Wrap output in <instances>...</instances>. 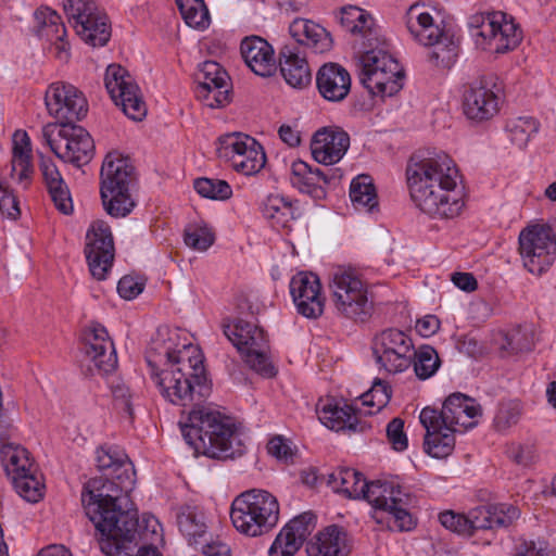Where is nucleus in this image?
Masks as SVG:
<instances>
[{"instance_id":"1","label":"nucleus","mask_w":556,"mask_h":556,"mask_svg":"<svg viewBox=\"0 0 556 556\" xmlns=\"http://www.w3.org/2000/svg\"><path fill=\"white\" fill-rule=\"evenodd\" d=\"M406 178L412 201L421 212L441 218H453L462 212L460 175L447 154H413L406 167Z\"/></svg>"},{"instance_id":"2","label":"nucleus","mask_w":556,"mask_h":556,"mask_svg":"<svg viewBox=\"0 0 556 556\" xmlns=\"http://www.w3.org/2000/svg\"><path fill=\"white\" fill-rule=\"evenodd\" d=\"M179 334L168 331L163 345L154 348L165 358L166 368L155 375V382L164 399L175 405H202L210 395L203 357L191 343H176ZM157 344V342H155Z\"/></svg>"},{"instance_id":"3","label":"nucleus","mask_w":556,"mask_h":556,"mask_svg":"<svg viewBox=\"0 0 556 556\" xmlns=\"http://www.w3.org/2000/svg\"><path fill=\"white\" fill-rule=\"evenodd\" d=\"M100 482L94 481L90 486L101 491L96 496H106L115 501L116 509L102 510L101 505L94 502L88 504V518L99 532L98 543L100 549L108 556H162L156 547L144 545L134 552L141 536L137 513L129 508V500L122 494L121 489L111 484L99 489ZM103 488V484H101Z\"/></svg>"},{"instance_id":"4","label":"nucleus","mask_w":556,"mask_h":556,"mask_svg":"<svg viewBox=\"0 0 556 556\" xmlns=\"http://www.w3.org/2000/svg\"><path fill=\"white\" fill-rule=\"evenodd\" d=\"M181 432L186 442L202 454L214 459L241 456L245 445L236 421L212 405H197L188 413Z\"/></svg>"},{"instance_id":"5","label":"nucleus","mask_w":556,"mask_h":556,"mask_svg":"<svg viewBox=\"0 0 556 556\" xmlns=\"http://www.w3.org/2000/svg\"><path fill=\"white\" fill-rule=\"evenodd\" d=\"M97 466L103 472V476L90 479L84 486L81 493V502L88 516V504L94 502L100 504L102 510L116 509L115 501H111L106 496H93L101 491H94L90 484L94 481L100 482L104 486L111 484L116 489H121L122 494L129 500V506L131 505L128 491L134 484L135 470L128 456L119 446L116 445H103L97 450ZM102 489L101 485H98Z\"/></svg>"},{"instance_id":"6","label":"nucleus","mask_w":556,"mask_h":556,"mask_svg":"<svg viewBox=\"0 0 556 556\" xmlns=\"http://www.w3.org/2000/svg\"><path fill=\"white\" fill-rule=\"evenodd\" d=\"M230 519L240 533L261 536L271 531L279 520L278 501L265 490L244 491L232 501Z\"/></svg>"},{"instance_id":"7","label":"nucleus","mask_w":556,"mask_h":556,"mask_svg":"<svg viewBox=\"0 0 556 556\" xmlns=\"http://www.w3.org/2000/svg\"><path fill=\"white\" fill-rule=\"evenodd\" d=\"M100 195L105 212L115 218L126 217L136 203L130 194L134 167L117 152L104 157L100 172Z\"/></svg>"},{"instance_id":"8","label":"nucleus","mask_w":556,"mask_h":556,"mask_svg":"<svg viewBox=\"0 0 556 556\" xmlns=\"http://www.w3.org/2000/svg\"><path fill=\"white\" fill-rule=\"evenodd\" d=\"M358 76L362 85L372 94L392 97L403 87V68L384 48L370 49L362 54Z\"/></svg>"},{"instance_id":"9","label":"nucleus","mask_w":556,"mask_h":556,"mask_svg":"<svg viewBox=\"0 0 556 556\" xmlns=\"http://www.w3.org/2000/svg\"><path fill=\"white\" fill-rule=\"evenodd\" d=\"M329 288L337 313L355 321H364L372 311L366 283L353 270L339 268L331 277Z\"/></svg>"},{"instance_id":"10","label":"nucleus","mask_w":556,"mask_h":556,"mask_svg":"<svg viewBox=\"0 0 556 556\" xmlns=\"http://www.w3.org/2000/svg\"><path fill=\"white\" fill-rule=\"evenodd\" d=\"M223 329L224 334L241 353L251 369L266 377L276 374L267 355L268 342L261 327L239 318L232 324H225Z\"/></svg>"},{"instance_id":"11","label":"nucleus","mask_w":556,"mask_h":556,"mask_svg":"<svg viewBox=\"0 0 556 556\" xmlns=\"http://www.w3.org/2000/svg\"><path fill=\"white\" fill-rule=\"evenodd\" d=\"M519 254L523 267L532 275L542 276L556 260V238L551 226L535 224L519 233Z\"/></svg>"},{"instance_id":"12","label":"nucleus","mask_w":556,"mask_h":556,"mask_svg":"<svg viewBox=\"0 0 556 556\" xmlns=\"http://www.w3.org/2000/svg\"><path fill=\"white\" fill-rule=\"evenodd\" d=\"M63 10L81 40L92 47L106 45L111 37L109 20L93 0H63Z\"/></svg>"},{"instance_id":"13","label":"nucleus","mask_w":556,"mask_h":556,"mask_svg":"<svg viewBox=\"0 0 556 556\" xmlns=\"http://www.w3.org/2000/svg\"><path fill=\"white\" fill-rule=\"evenodd\" d=\"M55 128L56 126L47 125L42 129V137L58 157L77 167L91 161L94 143L85 128L74 123L61 124L58 130L59 139H53Z\"/></svg>"},{"instance_id":"14","label":"nucleus","mask_w":556,"mask_h":556,"mask_svg":"<svg viewBox=\"0 0 556 556\" xmlns=\"http://www.w3.org/2000/svg\"><path fill=\"white\" fill-rule=\"evenodd\" d=\"M472 37L478 49L492 53H505L518 47L522 30L506 13L497 11L482 16L473 28Z\"/></svg>"},{"instance_id":"15","label":"nucleus","mask_w":556,"mask_h":556,"mask_svg":"<svg viewBox=\"0 0 556 556\" xmlns=\"http://www.w3.org/2000/svg\"><path fill=\"white\" fill-rule=\"evenodd\" d=\"M364 500L374 508L389 514L388 523L392 529L409 531L414 528L413 517L407 510L410 497L393 481L369 482Z\"/></svg>"},{"instance_id":"16","label":"nucleus","mask_w":556,"mask_h":556,"mask_svg":"<svg viewBox=\"0 0 556 556\" xmlns=\"http://www.w3.org/2000/svg\"><path fill=\"white\" fill-rule=\"evenodd\" d=\"M481 406L471 397L463 393H453L447 396L441 410L427 406L419 415L420 424L432 425L440 422L456 432H465L478 425L481 416Z\"/></svg>"},{"instance_id":"17","label":"nucleus","mask_w":556,"mask_h":556,"mask_svg":"<svg viewBox=\"0 0 556 556\" xmlns=\"http://www.w3.org/2000/svg\"><path fill=\"white\" fill-rule=\"evenodd\" d=\"M216 152L219 159L243 175L258 173L266 164L263 147L252 137L243 134H228L218 139Z\"/></svg>"},{"instance_id":"18","label":"nucleus","mask_w":556,"mask_h":556,"mask_svg":"<svg viewBox=\"0 0 556 556\" xmlns=\"http://www.w3.org/2000/svg\"><path fill=\"white\" fill-rule=\"evenodd\" d=\"M104 85L111 99L126 116L134 121H142L147 115V106L138 85L126 68L118 64L109 65Z\"/></svg>"},{"instance_id":"19","label":"nucleus","mask_w":556,"mask_h":556,"mask_svg":"<svg viewBox=\"0 0 556 556\" xmlns=\"http://www.w3.org/2000/svg\"><path fill=\"white\" fill-rule=\"evenodd\" d=\"M372 350L376 362L388 372H402L412 364L414 345L401 330L382 331L376 337Z\"/></svg>"},{"instance_id":"20","label":"nucleus","mask_w":556,"mask_h":556,"mask_svg":"<svg viewBox=\"0 0 556 556\" xmlns=\"http://www.w3.org/2000/svg\"><path fill=\"white\" fill-rule=\"evenodd\" d=\"M45 101L49 114L59 121L60 125L79 121L88 111L84 93L75 86L63 81L49 86Z\"/></svg>"},{"instance_id":"21","label":"nucleus","mask_w":556,"mask_h":556,"mask_svg":"<svg viewBox=\"0 0 556 556\" xmlns=\"http://www.w3.org/2000/svg\"><path fill=\"white\" fill-rule=\"evenodd\" d=\"M85 254L93 278H106L114 260V241L110 226L104 220H96L86 235Z\"/></svg>"},{"instance_id":"22","label":"nucleus","mask_w":556,"mask_h":556,"mask_svg":"<svg viewBox=\"0 0 556 556\" xmlns=\"http://www.w3.org/2000/svg\"><path fill=\"white\" fill-rule=\"evenodd\" d=\"M500 88L492 77L472 81L464 92V114L473 122L493 118L500 111Z\"/></svg>"},{"instance_id":"23","label":"nucleus","mask_w":556,"mask_h":556,"mask_svg":"<svg viewBox=\"0 0 556 556\" xmlns=\"http://www.w3.org/2000/svg\"><path fill=\"white\" fill-rule=\"evenodd\" d=\"M195 93L211 109L223 108L229 103V76L214 61L203 62L195 73Z\"/></svg>"},{"instance_id":"24","label":"nucleus","mask_w":556,"mask_h":556,"mask_svg":"<svg viewBox=\"0 0 556 556\" xmlns=\"http://www.w3.org/2000/svg\"><path fill=\"white\" fill-rule=\"evenodd\" d=\"M316 527V517L305 511L290 520L276 536L269 556H293Z\"/></svg>"},{"instance_id":"25","label":"nucleus","mask_w":556,"mask_h":556,"mask_svg":"<svg viewBox=\"0 0 556 556\" xmlns=\"http://www.w3.org/2000/svg\"><path fill=\"white\" fill-rule=\"evenodd\" d=\"M85 354L100 374L115 370L117 355L106 329L100 324H92L85 336Z\"/></svg>"},{"instance_id":"26","label":"nucleus","mask_w":556,"mask_h":556,"mask_svg":"<svg viewBox=\"0 0 556 556\" xmlns=\"http://www.w3.org/2000/svg\"><path fill=\"white\" fill-rule=\"evenodd\" d=\"M350 147L348 132L341 129L323 128L315 132L311 142L314 160L324 165L339 162Z\"/></svg>"},{"instance_id":"27","label":"nucleus","mask_w":556,"mask_h":556,"mask_svg":"<svg viewBox=\"0 0 556 556\" xmlns=\"http://www.w3.org/2000/svg\"><path fill=\"white\" fill-rule=\"evenodd\" d=\"M291 185L302 193H307L314 199H324L326 191L321 184L328 185L336 178L339 169H333L330 176L319 168L313 169L306 162L296 160L291 164Z\"/></svg>"},{"instance_id":"28","label":"nucleus","mask_w":556,"mask_h":556,"mask_svg":"<svg viewBox=\"0 0 556 556\" xmlns=\"http://www.w3.org/2000/svg\"><path fill=\"white\" fill-rule=\"evenodd\" d=\"M316 85L320 96L330 102H340L351 89L350 73L337 63L324 64L316 75Z\"/></svg>"},{"instance_id":"29","label":"nucleus","mask_w":556,"mask_h":556,"mask_svg":"<svg viewBox=\"0 0 556 556\" xmlns=\"http://www.w3.org/2000/svg\"><path fill=\"white\" fill-rule=\"evenodd\" d=\"M245 64L256 75L268 77L276 71V61L271 46L258 36L247 37L240 46Z\"/></svg>"},{"instance_id":"30","label":"nucleus","mask_w":556,"mask_h":556,"mask_svg":"<svg viewBox=\"0 0 556 556\" xmlns=\"http://www.w3.org/2000/svg\"><path fill=\"white\" fill-rule=\"evenodd\" d=\"M279 68L286 83L292 88L303 89L312 83L307 60L293 46H283L279 53Z\"/></svg>"},{"instance_id":"31","label":"nucleus","mask_w":556,"mask_h":556,"mask_svg":"<svg viewBox=\"0 0 556 556\" xmlns=\"http://www.w3.org/2000/svg\"><path fill=\"white\" fill-rule=\"evenodd\" d=\"M319 420L329 429L334 431L350 432L363 431L364 426L359 422L353 406L344 404L339 405L333 400L317 405Z\"/></svg>"},{"instance_id":"32","label":"nucleus","mask_w":556,"mask_h":556,"mask_svg":"<svg viewBox=\"0 0 556 556\" xmlns=\"http://www.w3.org/2000/svg\"><path fill=\"white\" fill-rule=\"evenodd\" d=\"M289 31L298 43L307 47L314 53H325L332 47L330 34L309 20L295 18L290 24Z\"/></svg>"},{"instance_id":"33","label":"nucleus","mask_w":556,"mask_h":556,"mask_svg":"<svg viewBox=\"0 0 556 556\" xmlns=\"http://www.w3.org/2000/svg\"><path fill=\"white\" fill-rule=\"evenodd\" d=\"M320 479L332 489L333 492L344 495L346 498H364L369 482L363 475L351 468H337L327 475H321Z\"/></svg>"},{"instance_id":"34","label":"nucleus","mask_w":556,"mask_h":556,"mask_svg":"<svg viewBox=\"0 0 556 556\" xmlns=\"http://www.w3.org/2000/svg\"><path fill=\"white\" fill-rule=\"evenodd\" d=\"M308 556H348L350 546L346 532L332 525L320 531L306 546Z\"/></svg>"},{"instance_id":"35","label":"nucleus","mask_w":556,"mask_h":556,"mask_svg":"<svg viewBox=\"0 0 556 556\" xmlns=\"http://www.w3.org/2000/svg\"><path fill=\"white\" fill-rule=\"evenodd\" d=\"M33 173L30 139L26 131L16 130L13 135L11 177L27 188Z\"/></svg>"},{"instance_id":"36","label":"nucleus","mask_w":556,"mask_h":556,"mask_svg":"<svg viewBox=\"0 0 556 556\" xmlns=\"http://www.w3.org/2000/svg\"><path fill=\"white\" fill-rule=\"evenodd\" d=\"M39 166L43 181L55 207L65 215L71 214L73 212L71 193L58 167L51 160L43 157Z\"/></svg>"},{"instance_id":"37","label":"nucleus","mask_w":556,"mask_h":556,"mask_svg":"<svg viewBox=\"0 0 556 556\" xmlns=\"http://www.w3.org/2000/svg\"><path fill=\"white\" fill-rule=\"evenodd\" d=\"M290 198L281 193H270L261 203V212L276 228H289L298 217V208Z\"/></svg>"},{"instance_id":"38","label":"nucleus","mask_w":556,"mask_h":556,"mask_svg":"<svg viewBox=\"0 0 556 556\" xmlns=\"http://www.w3.org/2000/svg\"><path fill=\"white\" fill-rule=\"evenodd\" d=\"M421 425L426 430L424 440L425 452L434 458H445L451 455L455 447L454 434L456 431L440 425V422Z\"/></svg>"},{"instance_id":"39","label":"nucleus","mask_w":556,"mask_h":556,"mask_svg":"<svg viewBox=\"0 0 556 556\" xmlns=\"http://www.w3.org/2000/svg\"><path fill=\"white\" fill-rule=\"evenodd\" d=\"M405 22L409 34L420 43L432 42L440 35L441 27L433 23L432 16L418 3L407 10Z\"/></svg>"},{"instance_id":"40","label":"nucleus","mask_w":556,"mask_h":556,"mask_svg":"<svg viewBox=\"0 0 556 556\" xmlns=\"http://www.w3.org/2000/svg\"><path fill=\"white\" fill-rule=\"evenodd\" d=\"M405 22L409 34L420 43L432 42L440 35L441 27L433 23L432 16L418 3L407 10Z\"/></svg>"},{"instance_id":"41","label":"nucleus","mask_w":556,"mask_h":556,"mask_svg":"<svg viewBox=\"0 0 556 556\" xmlns=\"http://www.w3.org/2000/svg\"><path fill=\"white\" fill-rule=\"evenodd\" d=\"M176 520L180 532L190 545L198 546L199 539L204 538L206 525L201 509L194 505H182L177 508Z\"/></svg>"},{"instance_id":"42","label":"nucleus","mask_w":556,"mask_h":556,"mask_svg":"<svg viewBox=\"0 0 556 556\" xmlns=\"http://www.w3.org/2000/svg\"><path fill=\"white\" fill-rule=\"evenodd\" d=\"M432 42L422 43L431 47L429 60L437 66L451 67L458 56V42L450 30L440 29V35L435 36Z\"/></svg>"},{"instance_id":"43","label":"nucleus","mask_w":556,"mask_h":556,"mask_svg":"<svg viewBox=\"0 0 556 556\" xmlns=\"http://www.w3.org/2000/svg\"><path fill=\"white\" fill-rule=\"evenodd\" d=\"M1 462L10 479L28 472L34 464L29 457L28 451L20 444L8 443L0 448Z\"/></svg>"},{"instance_id":"44","label":"nucleus","mask_w":556,"mask_h":556,"mask_svg":"<svg viewBox=\"0 0 556 556\" xmlns=\"http://www.w3.org/2000/svg\"><path fill=\"white\" fill-rule=\"evenodd\" d=\"M341 26L353 35H359L369 40L372 33L374 21L370 14L355 5H346L341 9Z\"/></svg>"},{"instance_id":"45","label":"nucleus","mask_w":556,"mask_h":556,"mask_svg":"<svg viewBox=\"0 0 556 556\" xmlns=\"http://www.w3.org/2000/svg\"><path fill=\"white\" fill-rule=\"evenodd\" d=\"M350 198L356 210L372 212L378 199L372 179L368 175H358L350 186Z\"/></svg>"},{"instance_id":"46","label":"nucleus","mask_w":556,"mask_h":556,"mask_svg":"<svg viewBox=\"0 0 556 556\" xmlns=\"http://www.w3.org/2000/svg\"><path fill=\"white\" fill-rule=\"evenodd\" d=\"M505 129L511 143L519 149H525L531 138L538 134L540 123L531 116H519L509 119Z\"/></svg>"},{"instance_id":"47","label":"nucleus","mask_w":556,"mask_h":556,"mask_svg":"<svg viewBox=\"0 0 556 556\" xmlns=\"http://www.w3.org/2000/svg\"><path fill=\"white\" fill-rule=\"evenodd\" d=\"M34 17L38 26V33L48 40L60 39V36H66V28L61 16L50 8H39L35 11Z\"/></svg>"},{"instance_id":"48","label":"nucleus","mask_w":556,"mask_h":556,"mask_svg":"<svg viewBox=\"0 0 556 556\" xmlns=\"http://www.w3.org/2000/svg\"><path fill=\"white\" fill-rule=\"evenodd\" d=\"M176 3L188 26L199 29L208 26L210 13L204 0H176Z\"/></svg>"},{"instance_id":"49","label":"nucleus","mask_w":556,"mask_h":556,"mask_svg":"<svg viewBox=\"0 0 556 556\" xmlns=\"http://www.w3.org/2000/svg\"><path fill=\"white\" fill-rule=\"evenodd\" d=\"M413 357L414 371L420 380L432 377L441 365L438 352L430 345H422L413 351Z\"/></svg>"},{"instance_id":"50","label":"nucleus","mask_w":556,"mask_h":556,"mask_svg":"<svg viewBox=\"0 0 556 556\" xmlns=\"http://www.w3.org/2000/svg\"><path fill=\"white\" fill-rule=\"evenodd\" d=\"M17 494L30 503H37L42 497L43 485L33 473V469L11 479Z\"/></svg>"},{"instance_id":"51","label":"nucleus","mask_w":556,"mask_h":556,"mask_svg":"<svg viewBox=\"0 0 556 556\" xmlns=\"http://www.w3.org/2000/svg\"><path fill=\"white\" fill-rule=\"evenodd\" d=\"M391 388L390 386L380 379H377L370 390L361 395L362 404L369 406L372 409L368 410V414L380 412L391 400Z\"/></svg>"},{"instance_id":"52","label":"nucleus","mask_w":556,"mask_h":556,"mask_svg":"<svg viewBox=\"0 0 556 556\" xmlns=\"http://www.w3.org/2000/svg\"><path fill=\"white\" fill-rule=\"evenodd\" d=\"M320 290L319 278L312 273L301 271L293 276L290 281V293L294 303L303 300V296H309Z\"/></svg>"},{"instance_id":"53","label":"nucleus","mask_w":556,"mask_h":556,"mask_svg":"<svg viewBox=\"0 0 556 556\" xmlns=\"http://www.w3.org/2000/svg\"><path fill=\"white\" fill-rule=\"evenodd\" d=\"M195 191L203 198L227 200L232 194L229 184L220 179L198 178L194 180Z\"/></svg>"},{"instance_id":"54","label":"nucleus","mask_w":556,"mask_h":556,"mask_svg":"<svg viewBox=\"0 0 556 556\" xmlns=\"http://www.w3.org/2000/svg\"><path fill=\"white\" fill-rule=\"evenodd\" d=\"M522 415V404L518 400H511L500 404L494 417V426L500 431H505L517 425Z\"/></svg>"},{"instance_id":"55","label":"nucleus","mask_w":556,"mask_h":556,"mask_svg":"<svg viewBox=\"0 0 556 556\" xmlns=\"http://www.w3.org/2000/svg\"><path fill=\"white\" fill-rule=\"evenodd\" d=\"M185 243L197 251H206L215 240L214 233L207 226L190 225L185 230Z\"/></svg>"},{"instance_id":"56","label":"nucleus","mask_w":556,"mask_h":556,"mask_svg":"<svg viewBox=\"0 0 556 556\" xmlns=\"http://www.w3.org/2000/svg\"><path fill=\"white\" fill-rule=\"evenodd\" d=\"M506 340L511 352H528L534 346V332L530 327H518L507 334Z\"/></svg>"},{"instance_id":"57","label":"nucleus","mask_w":556,"mask_h":556,"mask_svg":"<svg viewBox=\"0 0 556 556\" xmlns=\"http://www.w3.org/2000/svg\"><path fill=\"white\" fill-rule=\"evenodd\" d=\"M440 523L448 531L462 536H470L467 514L445 510L439 514Z\"/></svg>"},{"instance_id":"58","label":"nucleus","mask_w":556,"mask_h":556,"mask_svg":"<svg viewBox=\"0 0 556 556\" xmlns=\"http://www.w3.org/2000/svg\"><path fill=\"white\" fill-rule=\"evenodd\" d=\"M470 536L478 530L494 529L492 523V505L472 508L467 514Z\"/></svg>"},{"instance_id":"59","label":"nucleus","mask_w":556,"mask_h":556,"mask_svg":"<svg viewBox=\"0 0 556 556\" xmlns=\"http://www.w3.org/2000/svg\"><path fill=\"white\" fill-rule=\"evenodd\" d=\"M520 516L519 509L508 503L492 505V523L494 529L507 528Z\"/></svg>"},{"instance_id":"60","label":"nucleus","mask_w":556,"mask_h":556,"mask_svg":"<svg viewBox=\"0 0 556 556\" xmlns=\"http://www.w3.org/2000/svg\"><path fill=\"white\" fill-rule=\"evenodd\" d=\"M299 314L306 318H317L324 312V298L321 295V290L314 292L309 296H303V300L294 303Z\"/></svg>"},{"instance_id":"61","label":"nucleus","mask_w":556,"mask_h":556,"mask_svg":"<svg viewBox=\"0 0 556 556\" xmlns=\"http://www.w3.org/2000/svg\"><path fill=\"white\" fill-rule=\"evenodd\" d=\"M0 212L3 216L15 219L20 216V206L9 184L0 179Z\"/></svg>"},{"instance_id":"62","label":"nucleus","mask_w":556,"mask_h":556,"mask_svg":"<svg viewBox=\"0 0 556 556\" xmlns=\"http://www.w3.org/2000/svg\"><path fill=\"white\" fill-rule=\"evenodd\" d=\"M387 437L395 451L402 452L407 448L408 440L404 432V421L401 418H393L388 424Z\"/></svg>"},{"instance_id":"63","label":"nucleus","mask_w":556,"mask_h":556,"mask_svg":"<svg viewBox=\"0 0 556 556\" xmlns=\"http://www.w3.org/2000/svg\"><path fill=\"white\" fill-rule=\"evenodd\" d=\"M118 294L125 300H132L143 291V285L134 277L124 276L117 285Z\"/></svg>"},{"instance_id":"64","label":"nucleus","mask_w":556,"mask_h":556,"mask_svg":"<svg viewBox=\"0 0 556 556\" xmlns=\"http://www.w3.org/2000/svg\"><path fill=\"white\" fill-rule=\"evenodd\" d=\"M198 547L205 556H230V547L219 540L208 542L203 538L199 539V543L195 548Z\"/></svg>"}]
</instances>
